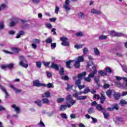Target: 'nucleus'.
Here are the masks:
<instances>
[{"label": "nucleus", "mask_w": 127, "mask_h": 127, "mask_svg": "<svg viewBox=\"0 0 127 127\" xmlns=\"http://www.w3.org/2000/svg\"><path fill=\"white\" fill-rule=\"evenodd\" d=\"M105 119H109V115L108 112H106V110L103 112Z\"/></svg>", "instance_id": "nucleus-32"}, {"label": "nucleus", "mask_w": 127, "mask_h": 127, "mask_svg": "<svg viewBox=\"0 0 127 127\" xmlns=\"http://www.w3.org/2000/svg\"><path fill=\"white\" fill-rule=\"evenodd\" d=\"M57 103H59V104L62 103L63 102H64V98L61 97L57 99Z\"/></svg>", "instance_id": "nucleus-43"}, {"label": "nucleus", "mask_w": 127, "mask_h": 127, "mask_svg": "<svg viewBox=\"0 0 127 127\" xmlns=\"http://www.w3.org/2000/svg\"><path fill=\"white\" fill-rule=\"evenodd\" d=\"M78 16L80 18H85V14L83 12H80L78 13Z\"/></svg>", "instance_id": "nucleus-41"}, {"label": "nucleus", "mask_w": 127, "mask_h": 127, "mask_svg": "<svg viewBox=\"0 0 127 127\" xmlns=\"http://www.w3.org/2000/svg\"><path fill=\"white\" fill-rule=\"evenodd\" d=\"M84 80L85 81H86V82H90L92 81V79L89 76L87 77H84Z\"/></svg>", "instance_id": "nucleus-54"}, {"label": "nucleus", "mask_w": 127, "mask_h": 127, "mask_svg": "<svg viewBox=\"0 0 127 127\" xmlns=\"http://www.w3.org/2000/svg\"><path fill=\"white\" fill-rule=\"evenodd\" d=\"M91 13H93V14H98V15H102V16H105V15L103 14L101 11L98 10L96 9H92Z\"/></svg>", "instance_id": "nucleus-8"}, {"label": "nucleus", "mask_w": 127, "mask_h": 127, "mask_svg": "<svg viewBox=\"0 0 127 127\" xmlns=\"http://www.w3.org/2000/svg\"><path fill=\"white\" fill-rule=\"evenodd\" d=\"M113 96L114 97L115 100H120V98H121V94L115 91V93H113Z\"/></svg>", "instance_id": "nucleus-14"}, {"label": "nucleus", "mask_w": 127, "mask_h": 127, "mask_svg": "<svg viewBox=\"0 0 127 127\" xmlns=\"http://www.w3.org/2000/svg\"><path fill=\"white\" fill-rule=\"evenodd\" d=\"M74 66L76 68H79L80 67V63L79 62L75 61V64H74Z\"/></svg>", "instance_id": "nucleus-45"}, {"label": "nucleus", "mask_w": 127, "mask_h": 127, "mask_svg": "<svg viewBox=\"0 0 127 127\" xmlns=\"http://www.w3.org/2000/svg\"><path fill=\"white\" fill-rule=\"evenodd\" d=\"M119 110V106L118 105V104H115L113 105V110Z\"/></svg>", "instance_id": "nucleus-58"}, {"label": "nucleus", "mask_w": 127, "mask_h": 127, "mask_svg": "<svg viewBox=\"0 0 127 127\" xmlns=\"http://www.w3.org/2000/svg\"><path fill=\"white\" fill-rule=\"evenodd\" d=\"M110 35L112 37H114L115 36H117V32L115 31H111L110 32Z\"/></svg>", "instance_id": "nucleus-46"}, {"label": "nucleus", "mask_w": 127, "mask_h": 127, "mask_svg": "<svg viewBox=\"0 0 127 127\" xmlns=\"http://www.w3.org/2000/svg\"><path fill=\"white\" fill-rule=\"evenodd\" d=\"M33 44H40V40L38 39H35L32 40Z\"/></svg>", "instance_id": "nucleus-28"}, {"label": "nucleus", "mask_w": 127, "mask_h": 127, "mask_svg": "<svg viewBox=\"0 0 127 127\" xmlns=\"http://www.w3.org/2000/svg\"><path fill=\"white\" fill-rule=\"evenodd\" d=\"M47 76L48 78H51V77H52V74L49 71H47Z\"/></svg>", "instance_id": "nucleus-62"}, {"label": "nucleus", "mask_w": 127, "mask_h": 127, "mask_svg": "<svg viewBox=\"0 0 127 127\" xmlns=\"http://www.w3.org/2000/svg\"><path fill=\"white\" fill-rule=\"evenodd\" d=\"M34 103L35 105H37L38 107H39V108H41L42 107V101L41 100L37 99L34 101Z\"/></svg>", "instance_id": "nucleus-13"}, {"label": "nucleus", "mask_w": 127, "mask_h": 127, "mask_svg": "<svg viewBox=\"0 0 127 127\" xmlns=\"http://www.w3.org/2000/svg\"><path fill=\"white\" fill-rule=\"evenodd\" d=\"M124 35H125V34H124L123 33L116 32V36H118V37L124 36Z\"/></svg>", "instance_id": "nucleus-55"}, {"label": "nucleus", "mask_w": 127, "mask_h": 127, "mask_svg": "<svg viewBox=\"0 0 127 127\" xmlns=\"http://www.w3.org/2000/svg\"><path fill=\"white\" fill-rule=\"evenodd\" d=\"M116 79L117 81H121L122 79L124 80V81H125L126 83H121L120 82H119L117 83V86L121 88V89H126L127 87V77H122L121 76H115Z\"/></svg>", "instance_id": "nucleus-1"}, {"label": "nucleus", "mask_w": 127, "mask_h": 127, "mask_svg": "<svg viewBox=\"0 0 127 127\" xmlns=\"http://www.w3.org/2000/svg\"><path fill=\"white\" fill-rule=\"evenodd\" d=\"M89 92H91V90L90 89H89V87L86 88L84 90V94H88Z\"/></svg>", "instance_id": "nucleus-49"}, {"label": "nucleus", "mask_w": 127, "mask_h": 127, "mask_svg": "<svg viewBox=\"0 0 127 127\" xmlns=\"http://www.w3.org/2000/svg\"><path fill=\"white\" fill-rule=\"evenodd\" d=\"M61 40L63 42H65V41H68V38H66L65 37H63L61 38Z\"/></svg>", "instance_id": "nucleus-51"}, {"label": "nucleus", "mask_w": 127, "mask_h": 127, "mask_svg": "<svg viewBox=\"0 0 127 127\" xmlns=\"http://www.w3.org/2000/svg\"><path fill=\"white\" fill-rule=\"evenodd\" d=\"M19 59L20 60L19 65L20 66L23 67L24 68H27V67H28V64H27V61H26L24 57L23 56H20L19 57Z\"/></svg>", "instance_id": "nucleus-2"}, {"label": "nucleus", "mask_w": 127, "mask_h": 127, "mask_svg": "<svg viewBox=\"0 0 127 127\" xmlns=\"http://www.w3.org/2000/svg\"><path fill=\"white\" fill-rule=\"evenodd\" d=\"M116 120L117 122H121V123H124V119L121 117H117Z\"/></svg>", "instance_id": "nucleus-48"}, {"label": "nucleus", "mask_w": 127, "mask_h": 127, "mask_svg": "<svg viewBox=\"0 0 127 127\" xmlns=\"http://www.w3.org/2000/svg\"><path fill=\"white\" fill-rule=\"evenodd\" d=\"M60 74L62 76L64 75V68L63 67H62L60 70Z\"/></svg>", "instance_id": "nucleus-47"}, {"label": "nucleus", "mask_w": 127, "mask_h": 127, "mask_svg": "<svg viewBox=\"0 0 127 127\" xmlns=\"http://www.w3.org/2000/svg\"><path fill=\"white\" fill-rule=\"evenodd\" d=\"M92 69L93 70L92 72L88 75V76L90 77V79L91 78H94V77H95V75L97 74V65H94L92 67Z\"/></svg>", "instance_id": "nucleus-5"}, {"label": "nucleus", "mask_w": 127, "mask_h": 127, "mask_svg": "<svg viewBox=\"0 0 127 127\" xmlns=\"http://www.w3.org/2000/svg\"><path fill=\"white\" fill-rule=\"evenodd\" d=\"M70 117L71 119H76V114H70Z\"/></svg>", "instance_id": "nucleus-64"}, {"label": "nucleus", "mask_w": 127, "mask_h": 127, "mask_svg": "<svg viewBox=\"0 0 127 127\" xmlns=\"http://www.w3.org/2000/svg\"><path fill=\"white\" fill-rule=\"evenodd\" d=\"M51 68L52 69H56V70H59V66H58L57 64H55L54 63H53L52 64V65H51Z\"/></svg>", "instance_id": "nucleus-19"}, {"label": "nucleus", "mask_w": 127, "mask_h": 127, "mask_svg": "<svg viewBox=\"0 0 127 127\" xmlns=\"http://www.w3.org/2000/svg\"><path fill=\"white\" fill-rule=\"evenodd\" d=\"M106 73L108 72V73H112V69L110 67L106 68Z\"/></svg>", "instance_id": "nucleus-63"}, {"label": "nucleus", "mask_w": 127, "mask_h": 127, "mask_svg": "<svg viewBox=\"0 0 127 127\" xmlns=\"http://www.w3.org/2000/svg\"><path fill=\"white\" fill-rule=\"evenodd\" d=\"M41 100L43 104H46V105H49L50 103L49 99L47 98H43Z\"/></svg>", "instance_id": "nucleus-20"}, {"label": "nucleus", "mask_w": 127, "mask_h": 127, "mask_svg": "<svg viewBox=\"0 0 127 127\" xmlns=\"http://www.w3.org/2000/svg\"><path fill=\"white\" fill-rule=\"evenodd\" d=\"M98 74L102 76H107V71L105 70H99Z\"/></svg>", "instance_id": "nucleus-16"}, {"label": "nucleus", "mask_w": 127, "mask_h": 127, "mask_svg": "<svg viewBox=\"0 0 127 127\" xmlns=\"http://www.w3.org/2000/svg\"><path fill=\"white\" fill-rule=\"evenodd\" d=\"M114 93H115V90L108 89L106 92V95L109 97V98H111L112 95H114Z\"/></svg>", "instance_id": "nucleus-11"}, {"label": "nucleus", "mask_w": 127, "mask_h": 127, "mask_svg": "<svg viewBox=\"0 0 127 127\" xmlns=\"http://www.w3.org/2000/svg\"><path fill=\"white\" fill-rule=\"evenodd\" d=\"M33 86L35 87H43V86H45V85L44 83H40L39 80H36L33 82Z\"/></svg>", "instance_id": "nucleus-9"}, {"label": "nucleus", "mask_w": 127, "mask_h": 127, "mask_svg": "<svg viewBox=\"0 0 127 127\" xmlns=\"http://www.w3.org/2000/svg\"><path fill=\"white\" fill-rule=\"evenodd\" d=\"M120 104L122 106H125V105H127V102L125 100H122L120 101Z\"/></svg>", "instance_id": "nucleus-40"}, {"label": "nucleus", "mask_w": 127, "mask_h": 127, "mask_svg": "<svg viewBox=\"0 0 127 127\" xmlns=\"http://www.w3.org/2000/svg\"><path fill=\"white\" fill-rule=\"evenodd\" d=\"M88 52H89V50L87 48H84L83 49V54L86 55Z\"/></svg>", "instance_id": "nucleus-52"}, {"label": "nucleus", "mask_w": 127, "mask_h": 127, "mask_svg": "<svg viewBox=\"0 0 127 127\" xmlns=\"http://www.w3.org/2000/svg\"><path fill=\"white\" fill-rule=\"evenodd\" d=\"M107 37H108V36H107L101 35V36H99V38L100 40H104L105 39H107Z\"/></svg>", "instance_id": "nucleus-39"}, {"label": "nucleus", "mask_w": 127, "mask_h": 127, "mask_svg": "<svg viewBox=\"0 0 127 127\" xmlns=\"http://www.w3.org/2000/svg\"><path fill=\"white\" fill-rule=\"evenodd\" d=\"M10 87L14 90L15 91L16 94H17L18 93H20V92H21V90H19V89H16V88L14 87L13 86V85H10Z\"/></svg>", "instance_id": "nucleus-23"}, {"label": "nucleus", "mask_w": 127, "mask_h": 127, "mask_svg": "<svg viewBox=\"0 0 127 127\" xmlns=\"http://www.w3.org/2000/svg\"><path fill=\"white\" fill-rule=\"evenodd\" d=\"M62 45H63V46H69V44L68 42L65 41V42H63L61 44Z\"/></svg>", "instance_id": "nucleus-42"}, {"label": "nucleus", "mask_w": 127, "mask_h": 127, "mask_svg": "<svg viewBox=\"0 0 127 127\" xmlns=\"http://www.w3.org/2000/svg\"><path fill=\"white\" fill-rule=\"evenodd\" d=\"M44 85L43 87H47V88H48L49 89H50V88H54V86H53V84L51 83H49L47 84H45V83H44Z\"/></svg>", "instance_id": "nucleus-25"}, {"label": "nucleus", "mask_w": 127, "mask_h": 127, "mask_svg": "<svg viewBox=\"0 0 127 127\" xmlns=\"http://www.w3.org/2000/svg\"><path fill=\"white\" fill-rule=\"evenodd\" d=\"M62 80H64V81H68L69 77L67 75L63 76L62 75L61 77Z\"/></svg>", "instance_id": "nucleus-33"}, {"label": "nucleus", "mask_w": 127, "mask_h": 127, "mask_svg": "<svg viewBox=\"0 0 127 127\" xmlns=\"http://www.w3.org/2000/svg\"><path fill=\"white\" fill-rule=\"evenodd\" d=\"M14 64H13L11 63L10 64H6L7 68H8V69H12L13 68V66Z\"/></svg>", "instance_id": "nucleus-37"}, {"label": "nucleus", "mask_w": 127, "mask_h": 127, "mask_svg": "<svg viewBox=\"0 0 127 127\" xmlns=\"http://www.w3.org/2000/svg\"><path fill=\"white\" fill-rule=\"evenodd\" d=\"M0 90H1V91H2V92H3L5 93V98H7V97H8V93H7V91H6V89H5V88H4V87L1 85L0 84Z\"/></svg>", "instance_id": "nucleus-12"}, {"label": "nucleus", "mask_w": 127, "mask_h": 127, "mask_svg": "<svg viewBox=\"0 0 127 127\" xmlns=\"http://www.w3.org/2000/svg\"><path fill=\"white\" fill-rule=\"evenodd\" d=\"M42 97L43 98H45V97L46 98H49L50 97V92L49 91L45 92L44 94H42Z\"/></svg>", "instance_id": "nucleus-27"}, {"label": "nucleus", "mask_w": 127, "mask_h": 127, "mask_svg": "<svg viewBox=\"0 0 127 127\" xmlns=\"http://www.w3.org/2000/svg\"><path fill=\"white\" fill-rule=\"evenodd\" d=\"M84 33L82 32H78L76 33V36H83Z\"/></svg>", "instance_id": "nucleus-60"}, {"label": "nucleus", "mask_w": 127, "mask_h": 127, "mask_svg": "<svg viewBox=\"0 0 127 127\" xmlns=\"http://www.w3.org/2000/svg\"><path fill=\"white\" fill-rule=\"evenodd\" d=\"M12 51H13V52H15V53H18L19 52L18 49L17 48H12Z\"/></svg>", "instance_id": "nucleus-57"}, {"label": "nucleus", "mask_w": 127, "mask_h": 127, "mask_svg": "<svg viewBox=\"0 0 127 127\" xmlns=\"http://www.w3.org/2000/svg\"><path fill=\"white\" fill-rule=\"evenodd\" d=\"M75 60H69V61H67L66 62V66L67 68L68 69H71L72 67H73V65L71 64V63H73V62H74Z\"/></svg>", "instance_id": "nucleus-10"}, {"label": "nucleus", "mask_w": 127, "mask_h": 127, "mask_svg": "<svg viewBox=\"0 0 127 127\" xmlns=\"http://www.w3.org/2000/svg\"><path fill=\"white\" fill-rule=\"evenodd\" d=\"M25 33L23 31H19L17 34V36H16V38H20L21 36H23V35H24Z\"/></svg>", "instance_id": "nucleus-18"}, {"label": "nucleus", "mask_w": 127, "mask_h": 127, "mask_svg": "<svg viewBox=\"0 0 127 127\" xmlns=\"http://www.w3.org/2000/svg\"><path fill=\"white\" fill-rule=\"evenodd\" d=\"M45 42L47 44L52 43V39H51V38H49L46 40Z\"/></svg>", "instance_id": "nucleus-36"}, {"label": "nucleus", "mask_w": 127, "mask_h": 127, "mask_svg": "<svg viewBox=\"0 0 127 127\" xmlns=\"http://www.w3.org/2000/svg\"><path fill=\"white\" fill-rule=\"evenodd\" d=\"M64 7L65 8L66 11H68L71 9V8H70V0H65V4L64 5Z\"/></svg>", "instance_id": "nucleus-6"}, {"label": "nucleus", "mask_w": 127, "mask_h": 127, "mask_svg": "<svg viewBox=\"0 0 127 127\" xmlns=\"http://www.w3.org/2000/svg\"><path fill=\"white\" fill-rule=\"evenodd\" d=\"M51 47L52 49H55L56 47V43H51Z\"/></svg>", "instance_id": "nucleus-50"}, {"label": "nucleus", "mask_w": 127, "mask_h": 127, "mask_svg": "<svg viewBox=\"0 0 127 127\" xmlns=\"http://www.w3.org/2000/svg\"><path fill=\"white\" fill-rule=\"evenodd\" d=\"M93 65V61H89L87 62V65L86 66L87 71H90L91 69H89V67Z\"/></svg>", "instance_id": "nucleus-21"}, {"label": "nucleus", "mask_w": 127, "mask_h": 127, "mask_svg": "<svg viewBox=\"0 0 127 127\" xmlns=\"http://www.w3.org/2000/svg\"><path fill=\"white\" fill-rule=\"evenodd\" d=\"M81 85V80L80 79H77L75 81V85L77 86H80Z\"/></svg>", "instance_id": "nucleus-44"}, {"label": "nucleus", "mask_w": 127, "mask_h": 127, "mask_svg": "<svg viewBox=\"0 0 127 127\" xmlns=\"http://www.w3.org/2000/svg\"><path fill=\"white\" fill-rule=\"evenodd\" d=\"M122 49H123V46H122V44H120V45H117L116 47L114 49V50L118 51L119 50H122Z\"/></svg>", "instance_id": "nucleus-26"}, {"label": "nucleus", "mask_w": 127, "mask_h": 127, "mask_svg": "<svg viewBox=\"0 0 127 127\" xmlns=\"http://www.w3.org/2000/svg\"><path fill=\"white\" fill-rule=\"evenodd\" d=\"M73 88V85H70L69 84H67L66 90H71Z\"/></svg>", "instance_id": "nucleus-59"}, {"label": "nucleus", "mask_w": 127, "mask_h": 127, "mask_svg": "<svg viewBox=\"0 0 127 127\" xmlns=\"http://www.w3.org/2000/svg\"><path fill=\"white\" fill-rule=\"evenodd\" d=\"M94 50L95 55H96L97 56H99L100 55V51L98 49V48H94Z\"/></svg>", "instance_id": "nucleus-31"}, {"label": "nucleus", "mask_w": 127, "mask_h": 127, "mask_svg": "<svg viewBox=\"0 0 127 127\" xmlns=\"http://www.w3.org/2000/svg\"><path fill=\"white\" fill-rule=\"evenodd\" d=\"M11 108L12 109H14L15 112H16V114H19V112H20V109H19V107H16V105L15 104L11 106Z\"/></svg>", "instance_id": "nucleus-15"}, {"label": "nucleus", "mask_w": 127, "mask_h": 127, "mask_svg": "<svg viewBox=\"0 0 127 127\" xmlns=\"http://www.w3.org/2000/svg\"><path fill=\"white\" fill-rule=\"evenodd\" d=\"M61 117L63 118V119H65V120H67V119H68V117H67V115H66V114H61Z\"/></svg>", "instance_id": "nucleus-53"}, {"label": "nucleus", "mask_w": 127, "mask_h": 127, "mask_svg": "<svg viewBox=\"0 0 127 127\" xmlns=\"http://www.w3.org/2000/svg\"><path fill=\"white\" fill-rule=\"evenodd\" d=\"M77 62H79V63L80 62H84V56H79L77 58Z\"/></svg>", "instance_id": "nucleus-29"}, {"label": "nucleus", "mask_w": 127, "mask_h": 127, "mask_svg": "<svg viewBox=\"0 0 127 127\" xmlns=\"http://www.w3.org/2000/svg\"><path fill=\"white\" fill-rule=\"evenodd\" d=\"M59 7L58 6H56V9L55 10V13H56V14H58V12L59 11Z\"/></svg>", "instance_id": "nucleus-61"}, {"label": "nucleus", "mask_w": 127, "mask_h": 127, "mask_svg": "<svg viewBox=\"0 0 127 127\" xmlns=\"http://www.w3.org/2000/svg\"><path fill=\"white\" fill-rule=\"evenodd\" d=\"M66 104L68 108H71L73 105L76 104V100H73V98L71 95H68L66 97Z\"/></svg>", "instance_id": "nucleus-3"}, {"label": "nucleus", "mask_w": 127, "mask_h": 127, "mask_svg": "<svg viewBox=\"0 0 127 127\" xmlns=\"http://www.w3.org/2000/svg\"><path fill=\"white\" fill-rule=\"evenodd\" d=\"M68 108V105H62L60 108V111H65Z\"/></svg>", "instance_id": "nucleus-22"}, {"label": "nucleus", "mask_w": 127, "mask_h": 127, "mask_svg": "<svg viewBox=\"0 0 127 127\" xmlns=\"http://www.w3.org/2000/svg\"><path fill=\"white\" fill-rule=\"evenodd\" d=\"M11 22L10 23V25L9 26H10L11 27H12L13 26H14V25H15V24L16 23V22H18V19L16 18H11L10 19Z\"/></svg>", "instance_id": "nucleus-7"}, {"label": "nucleus", "mask_w": 127, "mask_h": 127, "mask_svg": "<svg viewBox=\"0 0 127 127\" xmlns=\"http://www.w3.org/2000/svg\"><path fill=\"white\" fill-rule=\"evenodd\" d=\"M87 73L85 71L81 73H80L78 75V77L79 78V79H81V78H82V77H85V76H86Z\"/></svg>", "instance_id": "nucleus-30"}, {"label": "nucleus", "mask_w": 127, "mask_h": 127, "mask_svg": "<svg viewBox=\"0 0 127 127\" xmlns=\"http://www.w3.org/2000/svg\"><path fill=\"white\" fill-rule=\"evenodd\" d=\"M36 65L38 68H41V62H37L36 63Z\"/></svg>", "instance_id": "nucleus-56"}, {"label": "nucleus", "mask_w": 127, "mask_h": 127, "mask_svg": "<svg viewBox=\"0 0 127 127\" xmlns=\"http://www.w3.org/2000/svg\"><path fill=\"white\" fill-rule=\"evenodd\" d=\"M88 114H93L95 113V111L94 110V108L93 107H91L88 110Z\"/></svg>", "instance_id": "nucleus-34"}, {"label": "nucleus", "mask_w": 127, "mask_h": 127, "mask_svg": "<svg viewBox=\"0 0 127 127\" xmlns=\"http://www.w3.org/2000/svg\"><path fill=\"white\" fill-rule=\"evenodd\" d=\"M96 109H97V110H98V111H99L100 112H102V113L103 112H105V108L102 107V105L101 104L97 105V106L96 107Z\"/></svg>", "instance_id": "nucleus-17"}, {"label": "nucleus", "mask_w": 127, "mask_h": 127, "mask_svg": "<svg viewBox=\"0 0 127 127\" xmlns=\"http://www.w3.org/2000/svg\"><path fill=\"white\" fill-rule=\"evenodd\" d=\"M83 46H84V44L82 45H76L74 46V48L76 49H80L81 48H82L83 47Z\"/></svg>", "instance_id": "nucleus-38"}, {"label": "nucleus", "mask_w": 127, "mask_h": 127, "mask_svg": "<svg viewBox=\"0 0 127 127\" xmlns=\"http://www.w3.org/2000/svg\"><path fill=\"white\" fill-rule=\"evenodd\" d=\"M84 94V91H80V92H76L74 94H73V96L77 100H86L87 99V96H80L79 95H82Z\"/></svg>", "instance_id": "nucleus-4"}, {"label": "nucleus", "mask_w": 127, "mask_h": 127, "mask_svg": "<svg viewBox=\"0 0 127 127\" xmlns=\"http://www.w3.org/2000/svg\"><path fill=\"white\" fill-rule=\"evenodd\" d=\"M4 28V22L2 21L0 22V30Z\"/></svg>", "instance_id": "nucleus-35"}, {"label": "nucleus", "mask_w": 127, "mask_h": 127, "mask_svg": "<svg viewBox=\"0 0 127 127\" xmlns=\"http://www.w3.org/2000/svg\"><path fill=\"white\" fill-rule=\"evenodd\" d=\"M105 101H106V97L102 94L100 97V102L101 104H104V103H105Z\"/></svg>", "instance_id": "nucleus-24"}]
</instances>
